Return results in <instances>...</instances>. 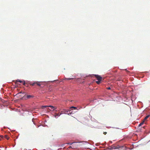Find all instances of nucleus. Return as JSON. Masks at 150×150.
Instances as JSON below:
<instances>
[{
  "label": "nucleus",
  "instance_id": "1",
  "mask_svg": "<svg viewBox=\"0 0 150 150\" xmlns=\"http://www.w3.org/2000/svg\"><path fill=\"white\" fill-rule=\"evenodd\" d=\"M47 107H50L51 108V109H53V110H54L56 109V108H55L53 106H52V105H50L47 106V105H42L41 107V108L42 109H43V108H46Z\"/></svg>",
  "mask_w": 150,
  "mask_h": 150
},
{
  "label": "nucleus",
  "instance_id": "2",
  "mask_svg": "<svg viewBox=\"0 0 150 150\" xmlns=\"http://www.w3.org/2000/svg\"><path fill=\"white\" fill-rule=\"evenodd\" d=\"M94 76L98 80L101 81L102 80V77H101L100 76L98 75H95Z\"/></svg>",
  "mask_w": 150,
  "mask_h": 150
},
{
  "label": "nucleus",
  "instance_id": "3",
  "mask_svg": "<svg viewBox=\"0 0 150 150\" xmlns=\"http://www.w3.org/2000/svg\"><path fill=\"white\" fill-rule=\"evenodd\" d=\"M70 110H66L65 109L63 110L62 111V114H67V113L68 112H70Z\"/></svg>",
  "mask_w": 150,
  "mask_h": 150
},
{
  "label": "nucleus",
  "instance_id": "4",
  "mask_svg": "<svg viewBox=\"0 0 150 150\" xmlns=\"http://www.w3.org/2000/svg\"><path fill=\"white\" fill-rule=\"evenodd\" d=\"M78 145L75 143L73 144V148L72 149H75V148H76V147L78 146Z\"/></svg>",
  "mask_w": 150,
  "mask_h": 150
},
{
  "label": "nucleus",
  "instance_id": "5",
  "mask_svg": "<svg viewBox=\"0 0 150 150\" xmlns=\"http://www.w3.org/2000/svg\"><path fill=\"white\" fill-rule=\"evenodd\" d=\"M150 115H147L145 117V118H144V122L145 120H146L148 118V117L150 116Z\"/></svg>",
  "mask_w": 150,
  "mask_h": 150
},
{
  "label": "nucleus",
  "instance_id": "6",
  "mask_svg": "<svg viewBox=\"0 0 150 150\" xmlns=\"http://www.w3.org/2000/svg\"><path fill=\"white\" fill-rule=\"evenodd\" d=\"M62 114V112L61 113H60V114H59V113H55V115H54L55 117H56V116H60V115Z\"/></svg>",
  "mask_w": 150,
  "mask_h": 150
},
{
  "label": "nucleus",
  "instance_id": "7",
  "mask_svg": "<svg viewBox=\"0 0 150 150\" xmlns=\"http://www.w3.org/2000/svg\"><path fill=\"white\" fill-rule=\"evenodd\" d=\"M22 81H21L20 80H17L16 81H15V82L16 83H17V82H19L20 83H22Z\"/></svg>",
  "mask_w": 150,
  "mask_h": 150
},
{
  "label": "nucleus",
  "instance_id": "8",
  "mask_svg": "<svg viewBox=\"0 0 150 150\" xmlns=\"http://www.w3.org/2000/svg\"><path fill=\"white\" fill-rule=\"evenodd\" d=\"M34 96H33L32 95H27V98H28V99H29V98H33Z\"/></svg>",
  "mask_w": 150,
  "mask_h": 150
},
{
  "label": "nucleus",
  "instance_id": "9",
  "mask_svg": "<svg viewBox=\"0 0 150 150\" xmlns=\"http://www.w3.org/2000/svg\"><path fill=\"white\" fill-rule=\"evenodd\" d=\"M4 137L5 139H8L9 138V137H8V135L7 134L5 135Z\"/></svg>",
  "mask_w": 150,
  "mask_h": 150
},
{
  "label": "nucleus",
  "instance_id": "10",
  "mask_svg": "<svg viewBox=\"0 0 150 150\" xmlns=\"http://www.w3.org/2000/svg\"><path fill=\"white\" fill-rule=\"evenodd\" d=\"M70 109H73L74 110H76L77 109V108L74 106H72L70 108Z\"/></svg>",
  "mask_w": 150,
  "mask_h": 150
},
{
  "label": "nucleus",
  "instance_id": "11",
  "mask_svg": "<svg viewBox=\"0 0 150 150\" xmlns=\"http://www.w3.org/2000/svg\"><path fill=\"white\" fill-rule=\"evenodd\" d=\"M144 121H143L142 122H141L139 125L138 126L140 127L142 126V125H143L144 123Z\"/></svg>",
  "mask_w": 150,
  "mask_h": 150
},
{
  "label": "nucleus",
  "instance_id": "12",
  "mask_svg": "<svg viewBox=\"0 0 150 150\" xmlns=\"http://www.w3.org/2000/svg\"><path fill=\"white\" fill-rule=\"evenodd\" d=\"M76 143V142H71H71H69L68 143H67V144H68L72 145V144H73Z\"/></svg>",
  "mask_w": 150,
  "mask_h": 150
},
{
  "label": "nucleus",
  "instance_id": "13",
  "mask_svg": "<svg viewBox=\"0 0 150 150\" xmlns=\"http://www.w3.org/2000/svg\"><path fill=\"white\" fill-rule=\"evenodd\" d=\"M74 78H65V79H67L68 80H73V79Z\"/></svg>",
  "mask_w": 150,
  "mask_h": 150
},
{
  "label": "nucleus",
  "instance_id": "14",
  "mask_svg": "<svg viewBox=\"0 0 150 150\" xmlns=\"http://www.w3.org/2000/svg\"><path fill=\"white\" fill-rule=\"evenodd\" d=\"M100 81H99L98 80V81H97L96 82L97 83V84H99L100 83Z\"/></svg>",
  "mask_w": 150,
  "mask_h": 150
},
{
  "label": "nucleus",
  "instance_id": "15",
  "mask_svg": "<svg viewBox=\"0 0 150 150\" xmlns=\"http://www.w3.org/2000/svg\"><path fill=\"white\" fill-rule=\"evenodd\" d=\"M36 84H37V85H38L39 86H40L41 85V84H40V83H39V82H36Z\"/></svg>",
  "mask_w": 150,
  "mask_h": 150
},
{
  "label": "nucleus",
  "instance_id": "16",
  "mask_svg": "<svg viewBox=\"0 0 150 150\" xmlns=\"http://www.w3.org/2000/svg\"><path fill=\"white\" fill-rule=\"evenodd\" d=\"M22 83L23 85H25V81H22Z\"/></svg>",
  "mask_w": 150,
  "mask_h": 150
},
{
  "label": "nucleus",
  "instance_id": "17",
  "mask_svg": "<svg viewBox=\"0 0 150 150\" xmlns=\"http://www.w3.org/2000/svg\"><path fill=\"white\" fill-rule=\"evenodd\" d=\"M0 137L1 139H3V138H4V136H3V135H0Z\"/></svg>",
  "mask_w": 150,
  "mask_h": 150
},
{
  "label": "nucleus",
  "instance_id": "18",
  "mask_svg": "<svg viewBox=\"0 0 150 150\" xmlns=\"http://www.w3.org/2000/svg\"><path fill=\"white\" fill-rule=\"evenodd\" d=\"M35 83H36V82H34V83H32V84H31V85H32V86H34Z\"/></svg>",
  "mask_w": 150,
  "mask_h": 150
},
{
  "label": "nucleus",
  "instance_id": "19",
  "mask_svg": "<svg viewBox=\"0 0 150 150\" xmlns=\"http://www.w3.org/2000/svg\"><path fill=\"white\" fill-rule=\"evenodd\" d=\"M73 148L71 146H69L68 148L67 149H71V148H72V149Z\"/></svg>",
  "mask_w": 150,
  "mask_h": 150
},
{
  "label": "nucleus",
  "instance_id": "20",
  "mask_svg": "<svg viewBox=\"0 0 150 150\" xmlns=\"http://www.w3.org/2000/svg\"><path fill=\"white\" fill-rule=\"evenodd\" d=\"M110 87H108L107 89L110 90Z\"/></svg>",
  "mask_w": 150,
  "mask_h": 150
},
{
  "label": "nucleus",
  "instance_id": "21",
  "mask_svg": "<svg viewBox=\"0 0 150 150\" xmlns=\"http://www.w3.org/2000/svg\"><path fill=\"white\" fill-rule=\"evenodd\" d=\"M103 134H107V132H103Z\"/></svg>",
  "mask_w": 150,
  "mask_h": 150
},
{
  "label": "nucleus",
  "instance_id": "22",
  "mask_svg": "<svg viewBox=\"0 0 150 150\" xmlns=\"http://www.w3.org/2000/svg\"><path fill=\"white\" fill-rule=\"evenodd\" d=\"M64 144H62V145H61V146H64Z\"/></svg>",
  "mask_w": 150,
  "mask_h": 150
},
{
  "label": "nucleus",
  "instance_id": "23",
  "mask_svg": "<svg viewBox=\"0 0 150 150\" xmlns=\"http://www.w3.org/2000/svg\"><path fill=\"white\" fill-rule=\"evenodd\" d=\"M71 114V112L68 114Z\"/></svg>",
  "mask_w": 150,
  "mask_h": 150
},
{
  "label": "nucleus",
  "instance_id": "24",
  "mask_svg": "<svg viewBox=\"0 0 150 150\" xmlns=\"http://www.w3.org/2000/svg\"><path fill=\"white\" fill-rule=\"evenodd\" d=\"M22 93V92H20L19 93Z\"/></svg>",
  "mask_w": 150,
  "mask_h": 150
},
{
  "label": "nucleus",
  "instance_id": "25",
  "mask_svg": "<svg viewBox=\"0 0 150 150\" xmlns=\"http://www.w3.org/2000/svg\"><path fill=\"white\" fill-rule=\"evenodd\" d=\"M48 109H49L50 110H51L50 109H49V108H48Z\"/></svg>",
  "mask_w": 150,
  "mask_h": 150
}]
</instances>
